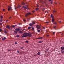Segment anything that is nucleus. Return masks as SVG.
Listing matches in <instances>:
<instances>
[{"instance_id": "obj_1", "label": "nucleus", "mask_w": 64, "mask_h": 64, "mask_svg": "<svg viewBox=\"0 0 64 64\" xmlns=\"http://www.w3.org/2000/svg\"><path fill=\"white\" fill-rule=\"evenodd\" d=\"M28 33H26L23 34V36L22 37V38H24L25 37H28Z\"/></svg>"}, {"instance_id": "obj_2", "label": "nucleus", "mask_w": 64, "mask_h": 64, "mask_svg": "<svg viewBox=\"0 0 64 64\" xmlns=\"http://www.w3.org/2000/svg\"><path fill=\"white\" fill-rule=\"evenodd\" d=\"M31 15V13H28L26 14L25 16L26 17H27V16H29V15Z\"/></svg>"}, {"instance_id": "obj_3", "label": "nucleus", "mask_w": 64, "mask_h": 64, "mask_svg": "<svg viewBox=\"0 0 64 64\" xmlns=\"http://www.w3.org/2000/svg\"><path fill=\"white\" fill-rule=\"evenodd\" d=\"M41 28V26L38 25L37 26V28L38 29H39Z\"/></svg>"}, {"instance_id": "obj_4", "label": "nucleus", "mask_w": 64, "mask_h": 64, "mask_svg": "<svg viewBox=\"0 0 64 64\" xmlns=\"http://www.w3.org/2000/svg\"><path fill=\"white\" fill-rule=\"evenodd\" d=\"M24 8L26 9H28V6H24Z\"/></svg>"}, {"instance_id": "obj_5", "label": "nucleus", "mask_w": 64, "mask_h": 64, "mask_svg": "<svg viewBox=\"0 0 64 64\" xmlns=\"http://www.w3.org/2000/svg\"><path fill=\"white\" fill-rule=\"evenodd\" d=\"M28 37H32V34H29L28 33Z\"/></svg>"}, {"instance_id": "obj_6", "label": "nucleus", "mask_w": 64, "mask_h": 64, "mask_svg": "<svg viewBox=\"0 0 64 64\" xmlns=\"http://www.w3.org/2000/svg\"><path fill=\"white\" fill-rule=\"evenodd\" d=\"M16 30V31H17V32H19L20 31V28H16L15 29Z\"/></svg>"}, {"instance_id": "obj_7", "label": "nucleus", "mask_w": 64, "mask_h": 64, "mask_svg": "<svg viewBox=\"0 0 64 64\" xmlns=\"http://www.w3.org/2000/svg\"><path fill=\"white\" fill-rule=\"evenodd\" d=\"M8 11H10V10L11 9H12V8L11 7H10V6H8Z\"/></svg>"}, {"instance_id": "obj_8", "label": "nucleus", "mask_w": 64, "mask_h": 64, "mask_svg": "<svg viewBox=\"0 0 64 64\" xmlns=\"http://www.w3.org/2000/svg\"><path fill=\"white\" fill-rule=\"evenodd\" d=\"M6 28L8 29H10V27L9 26H6Z\"/></svg>"}, {"instance_id": "obj_9", "label": "nucleus", "mask_w": 64, "mask_h": 64, "mask_svg": "<svg viewBox=\"0 0 64 64\" xmlns=\"http://www.w3.org/2000/svg\"><path fill=\"white\" fill-rule=\"evenodd\" d=\"M54 21H55V19H54V18H52V22H54Z\"/></svg>"}, {"instance_id": "obj_10", "label": "nucleus", "mask_w": 64, "mask_h": 64, "mask_svg": "<svg viewBox=\"0 0 64 64\" xmlns=\"http://www.w3.org/2000/svg\"><path fill=\"white\" fill-rule=\"evenodd\" d=\"M18 32L16 31L15 32H14V34L16 35V34H18Z\"/></svg>"}, {"instance_id": "obj_11", "label": "nucleus", "mask_w": 64, "mask_h": 64, "mask_svg": "<svg viewBox=\"0 0 64 64\" xmlns=\"http://www.w3.org/2000/svg\"><path fill=\"white\" fill-rule=\"evenodd\" d=\"M6 39V38L5 37L4 38L2 39V40L3 41H4Z\"/></svg>"}, {"instance_id": "obj_12", "label": "nucleus", "mask_w": 64, "mask_h": 64, "mask_svg": "<svg viewBox=\"0 0 64 64\" xmlns=\"http://www.w3.org/2000/svg\"><path fill=\"white\" fill-rule=\"evenodd\" d=\"M33 24H29V25H30V26H33Z\"/></svg>"}, {"instance_id": "obj_13", "label": "nucleus", "mask_w": 64, "mask_h": 64, "mask_svg": "<svg viewBox=\"0 0 64 64\" xmlns=\"http://www.w3.org/2000/svg\"><path fill=\"white\" fill-rule=\"evenodd\" d=\"M61 52L62 53H64V50H61Z\"/></svg>"}, {"instance_id": "obj_14", "label": "nucleus", "mask_w": 64, "mask_h": 64, "mask_svg": "<svg viewBox=\"0 0 64 64\" xmlns=\"http://www.w3.org/2000/svg\"><path fill=\"white\" fill-rule=\"evenodd\" d=\"M38 54V55H40L41 54V52H39Z\"/></svg>"}, {"instance_id": "obj_15", "label": "nucleus", "mask_w": 64, "mask_h": 64, "mask_svg": "<svg viewBox=\"0 0 64 64\" xmlns=\"http://www.w3.org/2000/svg\"><path fill=\"white\" fill-rule=\"evenodd\" d=\"M43 41H41L38 42L39 43H43Z\"/></svg>"}, {"instance_id": "obj_16", "label": "nucleus", "mask_w": 64, "mask_h": 64, "mask_svg": "<svg viewBox=\"0 0 64 64\" xmlns=\"http://www.w3.org/2000/svg\"><path fill=\"white\" fill-rule=\"evenodd\" d=\"M61 49L62 50H64V47H63L61 48Z\"/></svg>"}, {"instance_id": "obj_17", "label": "nucleus", "mask_w": 64, "mask_h": 64, "mask_svg": "<svg viewBox=\"0 0 64 64\" xmlns=\"http://www.w3.org/2000/svg\"><path fill=\"white\" fill-rule=\"evenodd\" d=\"M20 6L18 5V6H17V8H20Z\"/></svg>"}, {"instance_id": "obj_18", "label": "nucleus", "mask_w": 64, "mask_h": 64, "mask_svg": "<svg viewBox=\"0 0 64 64\" xmlns=\"http://www.w3.org/2000/svg\"><path fill=\"white\" fill-rule=\"evenodd\" d=\"M53 12V13H56V10H54Z\"/></svg>"}, {"instance_id": "obj_19", "label": "nucleus", "mask_w": 64, "mask_h": 64, "mask_svg": "<svg viewBox=\"0 0 64 64\" xmlns=\"http://www.w3.org/2000/svg\"><path fill=\"white\" fill-rule=\"evenodd\" d=\"M19 33H23V32L22 31H20L19 32Z\"/></svg>"}, {"instance_id": "obj_20", "label": "nucleus", "mask_w": 64, "mask_h": 64, "mask_svg": "<svg viewBox=\"0 0 64 64\" xmlns=\"http://www.w3.org/2000/svg\"><path fill=\"white\" fill-rule=\"evenodd\" d=\"M40 2H42V4L44 3V2H42V1L41 0H40Z\"/></svg>"}, {"instance_id": "obj_21", "label": "nucleus", "mask_w": 64, "mask_h": 64, "mask_svg": "<svg viewBox=\"0 0 64 64\" xmlns=\"http://www.w3.org/2000/svg\"><path fill=\"white\" fill-rule=\"evenodd\" d=\"M53 24H55V25H56V24H57V23H56V22L54 23Z\"/></svg>"}, {"instance_id": "obj_22", "label": "nucleus", "mask_w": 64, "mask_h": 64, "mask_svg": "<svg viewBox=\"0 0 64 64\" xmlns=\"http://www.w3.org/2000/svg\"><path fill=\"white\" fill-rule=\"evenodd\" d=\"M20 37V36L19 35H17L16 36V37L17 38H18V37Z\"/></svg>"}, {"instance_id": "obj_23", "label": "nucleus", "mask_w": 64, "mask_h": 64, "mask_svg": "<svg viewBox=\"0 0 64 64\" xmlns=\"http://www.w3.org/2000/svg\"><path fill=\"white\" fill-rule=\"evenodd\" d=\"M51 18H53V14H52L51 15Z\"/></svg>"}, {"instance_id": "obj_24", "label": "nucleus", "mask_w": 64, "mask_h": 64, "mask_svg": "<svg viewBox=\"0 0 64 64\" xmlns=\"http://www.w3.org/2000/svg\"><path fill=\"white\" fill-rule=\"evenodd\" d=\"M36 10H39V8H36Z\"/></svg>"}, {"instance_id": "obj_25", "label": "nucleus", "mask_w": 64, "mask_h": 64, "mask_svg": "<svg viewBox=\"0 0 64 64\" xmlns=\"http://www.w3.org/2000/svg\"><path fill=\"white\" fill-rule=\"evenodd\" d=\"M12 27H15V26H12Z\"/></svg>"}, {"instance_id": "obj_26", "label": "nucleus", "mask_w": 64, "mask_h": 64, "mask_svg": "<svg viewBox=\"0 0 64 64\" xmlns=\"http://www.w3.org/2000/svg\"><path fill=\"white\" fill-rule=\"evenodd\" d=\"M5 33H7V30H5Z\"/></svg>"}, {"instance_id": "obj_27", "label": "nucleus", "mask_w": 64, "mask_h": 64, "mask_svg": "<svg viewBox=\"0 0 64 64\" xmlns=\"http://www.w3.org/2000/svg\"><path fill=\"white\" fill-rule=\"evenodd\" d=\"M32 24H36V23H35V22H32Z\"/></svg>"}, {"instance_id": "obj_28", "label": "nucleus", "mask_w": 64, "mask_h": 64, "mask_svg": "<svg viewBox=\"0 0 64 64\" xmlns=\"http://www.w3.org/2000/svg\"><path fill=\"white\" fill-rule=\"evenodd\" d=\"M38 32H40V30H38Z\"/></svg>"}, {"instance_id": "obj_29", "label": "nucleus", "mask_w": 64, "mask_h": 64, "mask_svg": "<svg viewBox=\"0 0 64 64\" xmlns=\"http://www.w3.org/2000/svg\"><path fill=\"white\" fill-rule=\"evenodd\" d=\"M22 5H25V3H24V2H23L22 3Z\"/></svg>"}, {"instance_id": "obj_30", "label": "nucleus", "mask_w": 64, "mask_h": 64, "mask_svg": "<svg viewBox=\"0 0 64 64\" xmlns=\"http://www.w3.org/2000/svg\"><path fill=\"white\" fill-rule=\"evenodd\" d=\"M31 28L30 27H28V29H31Z\"/></svg>"}, {"instance_id": "obj_31", "label": "nucleus", "mask_w": 64, "mask_h": 64, "mask_svg": "<svg viewBox=\"0 0 64 64\" xmlns=\"http://www.w3.org/2000/svg\"><path fill=\"white\" fill-rule=\"evenodd\" d=\"M43 39V38H40V39Z\"/></svg>"}, {"instance_id": "obj_32", "label": "nucleus", "mask_w": 64, "mask_h": 64, "mask_svg": "<svg viewBox=\"0 0 64 64\" xmlns=\"http://www.w3.org/2000/svg\"><path fill=\"white\" fill-rule=\"evenodd\" d=\"M26 43H28V42H29V41H26Z\"/></svg>"}, {"instance_id": "obj_33", "label": "nucleus", "mask_w": 64, "mask_h": 64, "mask_svg": "<svg viewBox=\"0 0 64 64\" xmlns=\"http://www.w3.org/2000/svg\"><path fill=\"white\" fill-rule=\"evenodd\" d=\"M54 29H55L56 28V26H54Z\"/></svg>"}, {"instance_id": "obj_34", "label": "nucleus", "mask_w": 64, "mask_h": 64, "mask_svg": "<svg viewBox=\"0 0 64 64\" xmlns=\"http://www.w3.org/2000/svg\"><path fill=\"white\" fill-rule=\"evenodd\" d=\"M55 34V32H53V35H54V34Z\"/></svg>"}, {"instance_id": "obj_35", "label": "nucleus", "mask_w": 64, "mask_h": 64, "mask_svg": "<svg viewBox=\"0 0 64 64\" xmlns=\"http://www.w3.org/2000/svg\"><path fill=\"white\" fill-rule=\"evenodd\" d=\"M3 11L4 12H5V10L3 9Z\"/></svg>"}, {"instance_id": "obj_36", "label": "nucleus", "mask_w": 64, "mask_h": 64, "mask_svg": "<svg viewBox=\"0 0 64 64\" xmlns=\"http://www.w3.org/2000/svg\"><path fill=\"white\" fill-rule=\"evenodd\" d=\"M2 31V29H0V32H1V31Z\"/></svg>"}, {"instance_id": "obj_37", "label": "nucleus", "mask_w": 64, "mask_h": 64, "mask_svg": "<svg viewBox=\"0 0 64 64\" xmlns=\"http://www.w3.org/2000/svg\"><path fill=\"white\" fill-rule=\"evenodd\" d=\"M37 39H40V38H36Z\"/></svg>"}, {"instance_id": "obj_38", "label": "nucleus", "mask_w": 64, "mask_h": 64, "mask_svg": "<svg viewBox=\"0 0 64 64\" xmlns=\"http://www.w3.org/2000/svg\"><path fill=\"white\" fill-rule=\"evenodd\" d=\"M17 44V42H16L15 43V44Z\"/></svg>"}, {"instance_id": "obj_39", "label": "nucleus", "mask_w": 64, "mask_h": 64, "mask_svg": "<svg viewBox=\"0 0 64 64\" xmlns=\"http://www.w3.org/2000/svg\"><path fill=\"white\" fill-rule=\"evenodd\" d=\"M24 22H25V21H26V20H24Z\"/></svg>"}, {"instance_id": "obj_40", "label": "nucleus", "mask_w": 64, "mask_h": 64, "mask_svg": "<svg viewBox=\"0 0 64 64\" xmlns=\"http://www.w3.org/2000/svg\"><path fill=\"white\" fill-rule=\"evenodd\" d=\"M18 53H20V52L19 51H18Z\"/></svg>"}, {"instance_id": "obj_41", "label": "nucleus", "mask_w": 64, "mask_h": 64, "mask_svg": "<svg viewBox=\"0 0 64 64\" xmlns=\"http://www.w3.org/2000/svg\"><path fill=\"white\" fill-rule=\"evenodd\" d=\"M0 22H2V19L1 20H0Z\"/></svg>"}, {"instance_id": "obj_42", "label": "nucleus", "mask_w": 64, "mask_h": 64, "mask_svg": "<svg viewBox=\"0 0 64 64\" xmlns=\"http://www.w3.org/2000/svg\"><path fill=\"white\" fill-rule=\"evenodd\" d=\"M11 50H8V52H9V51H11Z\"/></svg>"}, {"instance_id": "obj_43", "label": "nucleus", "mask_w": 64, "mask_h": 64, "mask_svg": "<svg viewBox=\"0 0 64 64\" xmlns=\"http://www.w3.org/2000/svg\"><path fill=\"white\" fill-rule=\"evenodd\" d=\"M32 30H34V28H33Z\"/></svg>"}, {"instance_id": "obj_44", "label": "nucleus", "mask_w": 64, "mask_h": 64, "mask_svg": "<svg viewBox=\"0 0 64 64\" xmlns=\"http://www.w3.org/2000/svg\"><path fill=\"white\" fill-rule=\"evenodd\" d=\"M0 25H1V26H2V24L1 23V24H0Z\"/></svg>"}, {"instance_id": "obj_45", "label": "nucleus", "mask_w": 64, "mask_h": 64, "mask_svg": "<svg viewBox=\"0 0 64 64\" xmlns=\"http://www.w3.org/2000/svg\"><path fill=\"white\" fill-rule=\"evenodd\" d=\"M49 35H47V37H49Z\"/></svg>"}, {"instance_id": "obj_46", "label": "nucleus", "mask_w": 64, "mask_h": 64, "mask_svg": "<svg viewBox=\"0 0 64 64\" xmlns=\"http://www.w3.org/2000/svg\"><path fill=\"white\" fill-rule=\"evenodd\" d=\"M51 4H52V3H53V2H51Z\"/></svg>"}, {"instance_id": "obj_47", "label": "nucleus", "mask_w": 64, "mask_h": 64, "mask_svg": "<svg viewBox=\"0 0 64 64\" xmlns=\"http://www.w3.org/2000/svg\"><path fill=\"white\" fill-rule=\"evenodd\" d=\"M11 17H10L9 18V19H11Z\"/></svg>"}, {"instance_id": "obj_48", "label": "nucleus", "mask_w": 64, "mask_h": 64, "mask_svg": "<svg viewBox=\"0 0 64 64\" xmlns=\"http://www.w3.org/2000/svg\"><path fill=\"white\" fill-rule=\"evenodd\" d=\"M46 23H49V22H46Z\"/></svg>"}, {"instance_id": "obj_49", "label": "nucleus", "mask_w": 64, "mask_h": 64, "mask_svg": "<svg viewBox=\"0 0 64 64\" xmlns=\"http://www.w3.org/2000/svg\"><path fill=\"white\" fill-rule=\"evenodd\" d=\"M49 1H51V0H48Z\"/></svg>"}, {"instance_id": "obj_50", "label": "nucleus", "mask_w": 64, "mask_h": 64, "mask_svg": "<svg viewBox=\"0 0 64 64\" xmlns=\"http://www.w3.org/2000/svg\"><path fill=\"white\" fill-rule=\"evenodd\" d=\"M8 20H7L6 21V22H8Z\"/></svg>"}, {"instance_id": "obj_51", "label": "nucleus", "mask_w": 64, "mask_h": 64, "mask_svg": "<svg viewBox=\"0 0 64 64\" xmlns=\"http://www.w3.org/2000/svg\"><path fill=\"white\" fill-rule=\"evenodd\" d=\"M44 29H45V27H44Z\"/></svg>"}, {"instance_id": "obj_52", "label": "nucleus", "mask_w": 64, "mask_h": 64, "mask_svg": "<svg viewBox=\"0 0 64 64\" xmlns=\"http://www.w3.org/2000/svg\"><path fill=\"white\" fill-rule=\"evenodd\" d=\"M21 48L22 49H23V48Z\"/></svg>"}, {"instance_id": "obj_53", "label": "nucleus", "mask_w": 64, "mask_h": 64, "mask_svg": "<svg viewBox=\"0 0 64 64\" xmlns=\"http://www.w3.org/2000/svg\"><path fill=\"white\" fill-rule=\"evenodd\" d=\"M33 12H35V11H33Z\"/></svg>"}, {"instance_id": "obj_54", "label": "nucleus", "mask_w": 64, "mask_h": 64, "mask_svg": "<svg viewBox=\"0 0 64 64\" xmlns=\"http://www.w3.org/2000/svg\"><path fill=\"white\" fill-rule=\"evenodd\" d=\"M1 18H2V16H1Z\"/></svg>"}, {"instance_id": "obj_55", "label": "nucleus", "mask_w": 64, "mask_h": 64, "mask_svg": "<svg viewBox=\"0 0 64 64\" xmlns=\"http://www.w3.org/2000/svg\"><path fill=\"white\" fill-rule=\"evenodd\" d=\"M60 23V22H61V21H60L59 22Z\"/></svg>"}, {"instance_id": "obj_56", "label": "nucleus", "mask_w": 64, "mask_h": 64, "mask_svg": "<svg viewBox=\"0 0 64 64\" xmlns=\"http://www.w3.org/2000/svg\"><path fill=\"white\" fill-rule=\"evenodd\" d=\"M56 3V4H57V3Z\"/></svg>"}, {"instance_id": "obj_57", "label": "nucleus", "mask_w": 64, "mask_h": 64, "mask_svg": "<svg viewBox=\"0 0 64 64\" xmlns=\"http://www.w3.org/2000/svg\"><path fill=\"white\" fill-rule=\"evenodd\" d=\"M15 9H16V8H15Z\"/></svg>"}, {"instance_id": "obj_58", "label": "nucleus", "mask_w": 64, "mask_h": 64, "mask_svg": "<svg viewBox=\"0 0 64 64\" xmlns=\"http://www.w3.org/2000/svg\"><path fill=\"white\" fill-rule=\"evenodd\" d=\"M46 12H45V13H46Z\"/></svg>"}, {"instance_id": "obj_59", "label": "nucleus", "mask_w": 64, "mask_h": 64, "mask_svg": "<svg viewBox=\"0 0 64 64\" xmlns=\"http://www.w3.org/2000/svg\"><path fill=\"white\" fill-rule=\"evenodd\" d=\"M0 37H1V36H0Z\"/></svg>"}, {"instance_id": "obj_60", "label": "nucleus", "mask_w": 64, "mask_h": 64, "mask_svg": "<svg viewBox=\"0 0 64 64\" xmlns=\"http://www.w3.org/2000/svg\"><path fill=\"white\" fill-rule=\"evenodd\" d=\"M62 35H63V34H62Z\"/></svg>"}]
</instances>
